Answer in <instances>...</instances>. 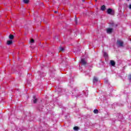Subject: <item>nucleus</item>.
I'll use <instances>...</instances> for the list:
<instances>
[{"instance_id":"obj_6","label":"nucleus","mask_w":131,"mask_h":131,"mask_svg":"<svg viewBox=\"0 0 131 131\" xmlns=\"http://www.w3.org/2000/svg\"><path fill=\"white\" fill-rule=\"evenodd\" d=\"M111 64L112 66H115V62L113 60L111 61Z\"/></svg>"},{"instance_id":"obj_2","label":"nucleus","mask_w":131,"mask_h":131,"mask_svg":"<svg viewBox=\"0 0 131 131\" xmlns=\"http://www.w3.org/2000/svg\"><path fill=\"white\" fill-rule=\"evenodd\" d=\"M107 14H109L110 15H114V11L111 9H107Z\"/></svg>"},{"instance_id":"obj_15","label":"nucleus","mask_w":131,"mask_h":131,"mask_svg":"<svg viewBox=\"0 0 131 131\" xmlns=\"http://www.w3.org/2000/svg\"><path fill=\"white\" fill-rule=\"evenodd\" d=\"M74 130H78V126H75L74 127Z\"/></svg>"},{"instance_id":"obj_21","label":"nucleus","mask_w":131,"mask_h":131,"mask_svg":"<svg viewBox=\"0 0 131 131\" xmlns=\"http://www.w3.org/2000/svg\"><path fill=\"white\" fill-rule=\"evenodd\" d=\"M95 2H97L98 0H95Z\"/></svg>"},{"instance_id":"obj_7","label":"nucleus","mask_w":131,"mask_h":131,"mask_svg":"<svg viewBox=\"0 0 131 131\" xmlns=\"http://www.w3.org/2000/svg\"><path fill=\"white\" fill-rule=\"evenodd\" d=\"M98 81V78L94 77L93 79V82H97Z\"/></svg>"},{"instance_id":"obj_8","label":"nucleus","mask_w":131,"mask_h":131,"mask_svg":"<svg viewBox=\"0 0 131 131\" xmlns=\"http://www.w3.org/2000/svg\"><path fill=\"white\" fill-rule=\"evenodd\" d=\"M12 40H8L7 41V44L10 46V45H12Z\"/></svg>"},{"instance_id":"obj_14","label":"nucleus","mask_w":131,"mask_h":131,"mask_svg":"<svg viewBox=\"0 0 131 131\" xmlns=\"http://www.w3.org/2000/svg\"><path fill=\"white\" fill-rule=\"evenodd\" d=\"M30 43H34V39H31L30 41Z\"/></svg>"},{"instance_id":"obj_18","label":"nucleus","mask_w":131,"mask_h":131,"mask_svg":"<svg viewBox=\"0 0 131 131\" xmlns=\"http://www.w3.org/2000/svg\"><path fill=\"white\" fill-rule=\"evenodd\" d=\"M82 2H84V0H82Z\"/></svg>"},{"instance_id":"obj_9","label":"nucleus","mask_w":131,"mask_h":131,"mask_svg":"<svg viewBox=\"0 0 131 131\" xmlns=\"http://www.w3.org/2000/svg\"><path fill=\"white\" fill-rule=\"evenodd\" d=\"M105 9H106L105 5H103L102 6H101V9L102 10V11H104Z\"/></svg>"},{"instance_id":"obj_5","label":"nucleus","mask_w":131,"mask_h":131,"mask_svg":"<svg viewBox=\"0 0 131 131\" xmlns=\"http://www.w3.org/2000/svg\"><path fill=\"white\" fill-rule=\"evenodd\" d=\"M33 102L34 104H35V103L37 102V99H36V97H35V96H33Z\"/></svg>"},{"instance_id":"obj_1","label":"nucleus","mask_w":131,"mask_h":131,"mask_svg":"<svg viewBox=\"0 0 131 131\" xmlns=\"http://www.w3.org/2000/svg\"><path fill=\"white\" fill-rule=\"evenodd\" d=\"M117 45H118L119 47H123V41H122L121 40H118Z\"/></svg>"},{"instance_id":"obj_4","label":"nucleus","mask_w":131,"mask_h":131,"mask_svg":"<svg viewBox=\"0 0 131 131\" xmlns=\"http://www.w3.org/2000/svg\"><path fill=\"white\" fill-rule=\"evenodd\" d=\"M81 63L83 65H85V64H86V61H85V60H84V59H81Z\"/></svg>"},{"instance_id":"obj_13","label":"nucleus","mask_w":131,"mask_h":131,"mask_svg":"<svg viewBox=\"0 0 131 131\" xmlns=\"http://www.w3.org/2000/svg\"><path fill=\"white\" fill-rule=\"evenodd\" d=\"M24 3L25 4H28V3H29V0H24Z\"/></svg>"},{"instance_id":"obj_17","label":"nucleus","mask_w":131,"mask_h":131,"mask_svg":"<svg viewBox=\"0 0 131 131\" xmlns=\"http://www.w3.org/2000/svg\"><path fill=\"white\" fill-rule=\"evenodd\" d=\"M129 8L131 9V5H129Z\"/></svg>"},{"instance_id":"obj_11","label":"nucleus","mask_w":131,"mask_h":131,"mask_svg":"<svg viewBox=\"0 0 131 131\" xmlns=\"http://www.w3.org/2000/svg\"><path fill=\"white\" fill-rule=\"evenodd\" d=\"M103 56L104 57H108V53H107L106 52H104Z\"/></svg>"},{"instance_id":"obj_12","label":"nucleus","mask_w":131,"mask_h":131,"mask_svg":"<svg viewBox=\"0 0 131 131\" xmlns=\"http://www.w3.org/2000/svg\"><path fill=\"white\" fill-rule=\"evenodd\" d=\"M9 38H10V39H13V38H14V35H9Z\"/></svg>"},{"instance_id":"obj_10","label":"nucleus","mask_w":131,"mask_h":131,"mask_svg":"<svg viewBox=\"0 0 131 131\" xmlns=\"http://www.w3.org/2000/svg\"><path fill=\"white\" fill-rule=\"evenodd\" d=\"M98 112H99V111L98 110H94V113H95V114H97Z\"/></svg>"},{"instance_id":"obj_19","label":"nucleus","mask_w":131,"mask_h":131,"mask_svg":"<svg viewBox=\"0 0 131 131\" xmlns=\"http://www.w3.org/2000/svg\"><path fill=\"white\" fill-rule=\"evenodd\" d=\"M54 13H57V11H55Z\"/></svg>"},{"instance_id":"obj_3","label":"nucleus","mask_w":131,"mask_h":131,"mask_svg":"<svg viewBox=\"0 0 131 131\" xmlns=\"http://www.w3.org/2000/svg\"><path fill=\"white\" fill-rule=\"evenodd\" d=\"M113 31V29L112 28H107L106 29V32L107 33H112V32Z\"/></svg>"},{"instance_id":"obj_16","label":"nucleus","mask_w":131,"mask_h":131,"mask_svg":"<svg viewBox=\"0 0 131 131\" xmlns=\"http://www.w3.org/2000/svg\"><path fill=\"white\" fill-rule=\"evenodd\" d=\"M60 51H64V48H60Z\"/></svg>"},{"instance_id":"obj_20","label":"nucleus","mask_w":131,"mask_h":131,"mask_svg":"<svg viewBox=\"0 0 131 131\" xmlns=\"http://www.w3.org/2000/svg\"><path fill=\"white\" fill-rule=\"evenodd\" d=\"M127 2H129V0H127Z\"/></svg>"}]
</instances>
